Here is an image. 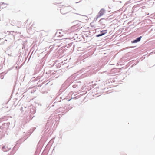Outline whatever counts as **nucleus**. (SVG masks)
Segmentation results:
<instances>
[{
  "label": "nucleus",
  "mask_w": 155,
  "mask_h": 155,
  "mask_svg": "<svg viewBox=\"0 0 155 155\" xmlns=\"http://www.w3.org/2000/svg\"><path fill=\"white\" fill-rule=\"evenodd\" d=\"M81 28V27H79V25H74L71 27V29L72 31H74L76 30L80 29Z\"/></svg>",
  "instance_id": "obj_1"
},
{
  "label": "nucleus",
  "mask_w": 155,
  "mask_h": 155,
  "mask_svg": "<svg viewBox=\"0 0 155 155\" xmlns=\"http://www.w3.org/2000/svg\"><path fill=\"white\" fill-rule=\"evenodd\" d=\"M104 12L105 11L104 9H101L98 13L99 15L97 16L96 20L97 19V18L103 15H104Z\"/></svg>",
  "instance_id": "obj_2"
},
{
  "label": "nucleus",
  "mask_w": 155,
  "mask_h": 155,
  "mask_svg": "<svg viewBox=\"0 0 155 155\" xmlns=\"http://www.w3.org/2000/svg\"><path fill=\"white\" fill-rule=\"evenodd\" d=\"M8 5V4L4 3H2L0 4V10L1 9L4 8H6Z\"/></svg>",
  "instance_id": "obj_3"
},
{
  "label": "nucleus",
  "mask_w": 155,
  "mask_h": 155,
  "mask_svg": "<svg viewBox=\"0 0 155 155\" xmlns=\"http://www.w3.org/2000/svg\"><path fill=\"white\" fill-rule=\"evenodd\" d=\"M141 38H142V36H140L139 37L137 38L135 40L133 41V43H137L139 41H140V39Z\"/></svg>",
  "instance_id": "obj_4"
},
{
  "label": "nucleus",
  "mask_w": 155,
  "mask_h": 155,
  "mask_svg": "<svg viewBox=\"0 0 155 155\" xmlns=\"http://www.w3.org/2000/svg\"><path fill=\"white\" fill-rule=\"evenodd\" d=\"M105 34H106V32L102 33L101 34H100L97 35H96V36H97V37H99L102 36L103 35H104Z\"/></svg>",
  "instance_id": "obj_5"
},
{
  "label": "nucleus",
  "mask_w": 155,
  "mask_h": 155,
  "mask_svg": "<svg viewBox=\"0 0 155 155\" xmlns=\"http://www.w3.org/2000/svg\"><path fill=\"white\" fill-rule=\"evenodd\" d=\"M107 32V30H103L101 31V32L102 33L106 32V33Z\"/></svg>",
  "instance_id": "obj_6"
},
{
  "label": "nucleus",
  "mask_w": 155,
  "mask_h": 155,
  "mask_svg": "<svg viewBox=\"0 0 155 155\" xmlns=\"http://www.w3.org/2000/svg\"><path fill=\"white\" fill-rule=\"evenodd\" d=\"M101 20H100V22H101Z\"/></svg>",
  "instance_id": "obj_7"
},
{
  "label": "nucleus",
  "mask_w": 155,
  "mask_h": 155,
  "mask_svg": "<svg viewBox=\"0 0 155 155\" xmlns=\"http://www.w3.org/2000/svg\"><path fill=\"white\" fill-rule=\"evenodd\" d=\"M113 1H115V0H113Z\"/></svg>",
  "instance_id": "obj_8"
}]
</instances>
